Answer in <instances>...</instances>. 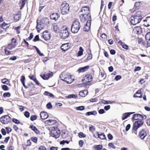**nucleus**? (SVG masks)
Masks as SVG:
<instances>
[{
	"instance_id": "nucleus-1",
	"label": "nucleus",
	"mask_w": 150,
	"mask_h": 150,
	"mask_svg": "<svg viewBox=\"0 0 150 150\" xmlns=\"http://www.w3.org/2000/svg\"><path fill=\"white\" fill-rule=\"evenodd\" d=\"M49 23V19L47 18H44L40 21L37 20L36 28L38 32H39L42 29L47 28Z\"/></svg>"
},
{
	"instance_id": "nucleus-2",
	"label": "nucleus",
	"mask_w": 150,
	"mask_h": 150,
	"mask_svg": "<svg viewBox=\"0 0 150 150\" xmlns=\"http://www.w3.org/2000/svg\"><path fill=\"white\" fill-rule=\"evenodd\" d=\"M142 19L140 11H138L137 14L134 16H132L130 18V20L131 24L135 25L140 22Z\"/></svg>"
},
{
	"instance_id": "nucleus-3",
	"label": "nucleus",
	"mask_w": 150,
	"mask_h": 150,
	"mask_svg": "<svg viewBox=\"0 0 150 150\" xmlns=\"http://www.w3.org/2000/svg\"><path fill=\"white\" fill-rule=\"evenodd\" d=\"M80 27V23L78 20H76L73 22L71 26V30L73 33H77Z\"/></svg>"
},
{
	"instance_id": "nucleus-4",
	"label": "nucleus",
	"mask_w": 150,
	"mask_h": 150,
	"mask_svg": "<svg viewBox=\"0 0 150 150\" xmlns=\"http://www.w3.org/2000/svg\"><path fill=\"white\" fill-rule=\"evenodd\" d=\"M60 78L61 80L66 81L68 84H70L73 82L71 76L69 74L62 73L60 75Z\"/></svg>"
},
{
	"instance_id": "nucleus-5",
	"label": "nucleus",
	"mask_w": 150,
	"mask_h": 150,
	"mask_svg": "<svg viewBox=\"0 0 150 150\" xmlns=\"http://www.w3.org/2000/svg\"><path fill=\"white\" fill-rule=\"evenodd\" d=\"M60 10L62 14L65 15L68 14L69 12V4L66 2H63L61 6Z\"/></svg>"
},
{
	"instance_id": "nucleus-6",
	"label": "nucleus",
	"mask_w": 150,
	"mask_h": 150,
	"mask_svg": "<svg viewBox=\"0 0 150 150\" xmlns=\"http://www.w3.org/2000/svg\"><path fill=\"white\" fill-rule=\"evenodd\" d=\"M50 135L56 138H58L60 135V131L57 127H52L51 129Z\"/></svg>"
},
{
	"instance_id": "nucleus-7",
	"label": "nucleus",
	"mask_w": 150,
	"mask_h": 150,
	"mask_svg": "<svg viewBox=\"0 0 150 150\" xmlns=\"http://www.w3.org/2000/svg\"><path fill=\"white\" fill-rule=\"evenodd\" d=\"M60 35L62 38L65 39L67 38L69 36V33L67 28L64 30H61L60 33Z\"/></svg>"
},
{
	"instance_id": "nucleus-8",
	"label": "nucleus",
	"mask_w": 150,
	"mask_h": 150,
	"mask_svg": "<svg viewBox=\"0 0 150 150\" xmlns=\"http://www.w3.org/2000/svg\"><path fill=\"white\" fill-rule=\"evenodd\" d=\"M0 121L4 124H6L11 121L10 117L6 115L2 116L0 119Z\"/></svg>"
},
{
	"instance_id": "nucleus-9",
	"label": "nucleus",
	"mask_w": 150,
	"mask_h": 150,
	"mask_svg": "<svg viewBox=\"0 0 150 150\" xmlns=\"http://www.w3.org/2000/svg\"><path fill=\"white\" fill-rule=\"evenodd\" d=\"M144 122L142 120H138L136 121L134 124L133 129L136 131L137 129L141 127L143 124Z\"/></svg>"
},
{
	"instance_id": "nucleus-10",
	"label": "nucleus",
	"mask_w": 150,
	"mask_h": 150,
	"mask_svg": "<svg viewBox=\"0 0 150 150\" xmlns=\"http://www.w3.org/2000/svg\"><path fill=\"white\" fill-rule=\"evenodd\" d=\"M88 18H89L88 21H87L86 24L83 28V30L86 32L88 31L89 30L91 26V18L90 16Z\"/></svg>"
},
{
	"instance_id": "nucleus-11",
	"label": "nucleus",
	"mask_w": 150,
	"mask_h": 150,
	"mask_svg": "<svg viewBox=\"0 0 150 150\" xmlns=\"http://www.w3.org/2000/svg\"><path fill=\"white\" fill-rule=\"evenodd\" d=\"M92 79L93 77L91 76L87 75L85 76L83 81L86 85H88L89 83L92 80Z\"/></svg>"
},
{
	"instance_id": "nucleus-12",
	"label": "nucleus",
	"mask_w": 150,
	"mask_h": 150,
	"mask_svg": "<svg viewBox=\"0 0 150 150\" xmlns=\"http://www.w3.org/2000/svg\"><path fill=\"white\" fill-rule=\"evenodd\" d=\"M52 76L53 73L52 72H50L45 74H41L40 75L41 77L44 80H47Z\"/></svg>"
},
{
	"instance_id": "nucleus-13",
	"label": "nucleus",
	"mask_w": 150,
	"mask_h": 150,
	"mask_svg": "<svg viewBox=\"0 0 150 150\" xmlns=\"http://www.w3.org/2000/svg\"><path fill=\"white\" fill-rule=\"evenodd\" d=\"M90 16L91 18L90 15H87L85 14H82L80 16V18L81 21L82 22H84L87 20V21H88L89 18L88 17Z\"/></svg>"
},
{
	"instance_id": "nucleus-14",
	"label": "nucleus",
	"mask_w": 150,
	"mask_h": 150,
	"mask_svg": "<svg viewBox=\"0 0 150 150\" xmlns=\"http://www.w3.org/2000/svg\"><path fill=\"white\" fill-rule=\"evenodd\" d=\"M71 45L69 43L62 44L61 47V49L64 51L68 50L70 47Z\"/></svg>"
},
{
	"instance_id": "nucleus-15",
	"label": "nucleus",
	"mask_w": 150,
	"mask_h": 150,
	"mask_svg": "<svg viewBox=\"0 0 150 150\" xmlns=\"http://www.w3.org/2000/svg\"><path fill=\"white\" fill-rule=\"evenodd\" d=\"M139 135L141 139H144L147 135L146 131L145 129L141 130L139 132Z\"/></svg>"
},
{
	"instance_id": "nucleus-16",
	"label": "nucleus",
	"mask_w": 150,
	"mask_h": 150,
	"mask_svg": "<svg viewBox=\"0 0 150 150\" xmlns=\"http://www.w3.org/2000/svg\"><path fill=\"white\" fill-rule=\"evenodd\" d=\"M81 12L83 14L90 15L89 14V8L88 6H85L82 8L81 10Z\"/></svg>"
},
{
	"instance_id": "nucleus-17",
	"label": "nucleus",
	"mask_w": 150,
	"mask_h": 150,
	"mask_svg": "<svg viewBox=\"0 0 150 150\" xmlns=\"http://www.w3.org/2000/svg\"><path fill=\"white\" fill-rule=\"evenodd\" d=\"M50 34L48 31H45L43 32L42 36L44 39L46 40H50Z\"/></svg>"
},
{
	"instance_id": "nucleus-18",
	"label": "nucleus",
	"mask_w": 150,
	"mask_h": 150,
	"mask_svg": "<svg viewBox=\"0 0 150 150\" xmlns=\"http://www.w3.org/2000/svg\"><path fill=\"white\" fill-rule=\"evenodd\" d=\"M133 31L134 33L137 34H141L142 32V29L139 26L134 27Z\"/></svg>"
},
{
	"instance_id": "nucleus-19",
	"label": "nucleus",
	"mask_w": 150,
	"mask_h": 150,
	"mask_svg": "<svg viewBox=\"0 0 150 150\" xmlns=\"http://www.w3.org/2000/svg\"><path fill=\"white\" fill-rule=\"evenodd\" d=\"M142 90V89L141 88L136 92L135 94L133 95V97L134 98L139 97L141 98L142 97V93L141 92Z\"/></svg>"
},
{
	"instance_id": "nucleus-20",
	"label": "nucleus",
	"mask_w": 150,
	"mask_h": 150,
	"mask_svg": "<svg viewBox=\"0 0 150 150\" xmlns=\"http://www.w3.org/2000/svg\"><path fill=\"white\" fill-rule=\"evenodd\" d=\"M41 118L43 120L47 119L48 117V115L47 112H41L40 114Z\"/></svg>"
},
{
	"instance_id": "nucleus-21",
	"label": "nucleus",
	"mask_w": 150,
	"mask_h": 150,
	"mask_svg": "<svg viewBox=\"0 0 150 150\" xmlns=\"http://www.w3.org/2000/svg\"><path fill=\"white\" fill-rule=\"evenodd\" d=\"M88 68L89 67L88 66L81 67L78 69L77 70V71L79 73H80L81 72H83L86 71Z\"/></svg>"
},
{
	"instance_id": "nucleus-22",
	"label": "nucleus",
	"mask_w": 150,
	"mask_h": 150,
	"mask_svg": "<svg viewBox=\"0 0 150 150\" xmlns=\"http://www.w3.org/2000/svg\"><path fill=\"white\" fill-rule=\"evenodd\" d=\"M59 17V15L57 13H52L50 16V18L51 19L57 20Z\"/></svg>"
},
{
	"instance_id": "nucleus-23",
	"label": "nucleus",
	"mask_w": 150,
	"mask_h": 150,
	"mask_svg": "<svg viewBox=\"0 0 150 150\" xmlns=\"http://www.w3.org/2000/svg\"><path fill=\"white\" fill-rule=\"evenodd\" d=\"M145 38L148 46H150V32H148L145 36Z\"/></svg>"
},
{
	"instance_id": "nucleus-24",
	"label": "nucleus",
	"mask_w": 150,
	"mask_h": 150,
	"mask_svg": "<svg viewBox=\"0 0 150 150\" xmlns=\"http://www.w3.org/2000/svg\"><path fill=\"white\" fill-rule=\"evenodd\" d=\"M133 113V112H126L124 113L122 116V120H124L127 119L128 117L131 114Z\"/></svg>"
},
{
	"instance_id": "nucleus-25",
	"label": "nucleus",
	"mask_w": 150,
	"mask_h": 150,
	"mask_svg": "<svg viewBox=\"0 0 150 150\" xmlns=\"http://www.w3.org/2000/svg\"><path fill=\"white\" fill-rule=\"evenodd\" d=\"M30 127L36 134H39L40 133L39 131L35 126L33 125H30Z\"/></svg>"
},
{
	"instance_id": "nucleus-26",
	"label": "nucleus",
	"mask_w": 150,
	"mask_h": 150,
	"mask_svg": "<svg viewBox=\"0 0 150 150\" xmlns=\"http://www.w3.org/2000/svg\"><path fill=\"white\" fill-rule=\"evenodd\" d=\"M119 44H120L122 47L126 50H127L128 49V45L125 44L124 43L122 42L120 40L118 42Z\"/></svg>"
},
{
	"instance_id": "nucleus-27",
	"label": "nucleus",
	"mask_w": 150,
	"mask_h": 150,
	"mask_svg": "<svg viewBox=\"0 0 150 150\" xmlns=\"http://www.w3.org/2000/svg\"><path fill=\"white\" fill-rule=\"evenodd\" d=\"M88 91L87 90H84L81 91L79 93V95L81 97H85L87 94Z\"/></svg>"
},
{
	"instance_id": "nucleus-28",
	"label": "nucleus",
	"mask_w": 150,
	"mask_h": 150,
	"mask_svg": "<svg viewBox=\"0 0 150 150\" xmlns=\"http://www.w3.org/2000/svg\"><path fill=\"white\" fill-rule=\"evenodd\" d=\"M45 122L49 125H53L56 123L54 120H49L46 121Z\"/></svg>"
},
{
	"instance_id": "nucleus-29",
	"label": "nucleus",
	"mask_w": 150,
	"mask_h": 150,
	"mask_svg": "<svg viewBox=\"0 0 150 150\" xmlns=\"http://www.w3.org/2000/svg\"><path fill=\"white\" fill-rule=\"evenodd\" d=\"M53 25L54 30L55 32H57L59 31V28L57 23H54L53 24Z\"/></svg>"
},
{
	"instance_id": "nucleus-30",
	"label": "nucleus",
	"mask_w": 150,
	"mask_h": 150,
	"mask_svg": "<svg viewBox=\"0 0 150 150\" xmlns=\"http://www.w3.org/2000/svg\"><path fill=\"white\" fill-rule=\"evenodd\" d=\"M83 50L82 48V47H80L79 49V50L77 53V56L79 57L81 56L83 54Z\"/></svg>"
},
{
	"instance_id": "nucleus-31",
	"label": "nucleus",
	"mask_w": 150,
	"mask_h": 150,
	"mask_svg": "<svg viewBox=\"0 0 150 150\" xmlns=\"http://www.w3.org/2000/svg\"><path fill=\"white\" fill-rule=\"evenodd\" d=\"M132 119L134 120H137L139 118H140L141 116V114H136L133 115Z\"/></svg>"
},
{
	"instance_id": "nucleus-32",
	"label": "nucleus",
	"mask_w": 150,
	"mask_h": 150,
	"mask_svg": "<svg viewBox=\"0 0 150 150\" xmlns=\"http://www.w3.org/2000/svg\"><path fill=\"white\" fill-rule=\"evenodd\" d=\"M97 113V112L96 111H92L87 112L86 113V115L89 116L91 115H95Z\"/></svg>"
},
{
	"instance_id": "nucleus-33",
	"label": "nucleus",
	"mask_w": 150,
	"mask_h": 150,
	"mask_svg": "<svg viewBox=\"0 0 150 150\" xmlns=\"http://www.w3.org/2000/svg\"><path fill=\"white\" fill-rule=\"evenodd\" d=\"M1 82L3 84H5L7 85H8L9 83V81H8V79L6 78L1 79Z\"/></svg>"
},
{
	"instance_id": "nucleus-34",
	"label": "nucleus",
	"mask_w": 150,
	"mask_h": 150,
	"mask_svg": "<svg viewBox=\"0 0 150 150\" xmlns=\"http://www.w3.org/2000/svg\"><path fill=\"white\" fill-rule=\"evenodd\" d=\"M16 46V45L14 44H9L7 47V48L9 50H11L13 48H14Z\"/></svg>"
},
{
	"instance_id": "nucleus-35",
	"label": "nucleus",
	"mask_w": 150,
	"mask_h": 150,
	"mask_svg": "<svg viewBox=\"0 0 150 150\" xmlns=\"http://www.w3.org/2000/svg\"><path fill=\"white\" fill-rule=\"evenodd\" d=\"M98 138H100L101 139H104L106 138V137L105 135L103 133L100 132Z\"/></svg>"
},
{
	"instance_id": "nucleus-36",
	"label": "nucleus",
	"mask_w": 150,
	"mask_h": 150,
	"mask_svg": "<svg viewBox=\"0 0 150 150\" xmlns=\"http://www.w3.org/2000/svg\"><path fill=\"white\" fill-rule=\"evenodd\" d=\"M44 94L46 96H49L50 97H53L54 95L51 93H49L48 91H46L45 92Z\"/></svg>"
},
{
	"instance_id": "nucleus-37",
	"label": "nucleus",
	"mask_w": 150,
	"mask_h": 150,
	"mask_svg": "<svg viewBox=\"0 0 150 150\" xmlns=\"http://www.w3.org/2000/svg\"><path fill=\"white\" fill-rule=\"evenodd\" d=\"M102 146L101 145H97L95 146V148L97 150H100L102 149Z\"/></svg>"
},
{
	"instance_id": "nucleus-38",
	"label": "nucleus",
	"mask_w": 150,
	"mask_h": 150,
	"mask_svg": "<svg viewBox=\"0 0 150 150\" xmlns=\"http://www.w3.org/2000/svg\"><path fill=\"white\" fill-rule=\"evenodd\" d=\"M76 109L77 110H83L84 109V107L81 106L76 107Z\"/></svg>"
},
{
	"instance_id": "nucleus-39",
	"label": "nucleus",
	"mask_w": 150,
	"mask_h": 150,
	"mask_svg": "<svg viewBox=\"0 0 150 150\" xmlns=\"http://www.w3.org/2000/svg\"><path fill=\"white\" fill-rule=\"evenodd\" d=\"M11 96V94L9 92H7L4 93L3 96L5 98L9 97Z\"/></svg>"
},
{
	"instance_id": "nucleus-40",
	"label": "nucleus",
	"mask_w": 150,
	"mask_h": 150,
	"mask_svg": "<svg viewBox=\"0 0 150 150\" xmlns=\"http://www.w3.org/2000/svg\"><path fill=\"white\" fill-rule=\"evenodd\" d=\"M66 98H76V96L74 94H71L68 95V96H66Z\"/></svg>"
},
{
	"instance_id": "nucleus-41",
	"label": "nucleus",
	"mask_w": 150,
	"mask_h": 150,
	"mask_svg": "<svg viewBox=\"0 0 150 150\" xmlns=\"http://www.w3.org/2000/svg\"><path fill=\"white\" fill-rule=\"evenodd\" d=\"M37 116L36 115H31L30 117V119L31 121H34L37 119Z\"/></svg>"
},
{
	"instance_id": "nucleus-42",
	"label": "nucleus",
	"mask_w": 150,
	"mask_h": 150,
	"mask_svg": "<svg viewBox=\"0 0 150 150\" xmlns=\"http://www.w3.org/2000/svg\"><path fill=\"white\" fill-rule=\"evenodd\" d=\"M26 0H22L20 2V4H21V8H23L25 4V2Z\"/></svg>"
},
{
	"instance_id": "nucleus-43",
	"label": "nucleus",
	"mask_w": 150,
	"mask_h": 150,
	"mask_svg": "<svg viewBox=\"0 0 150 150\" xmlns=\"http://www.w3.org/2000/svg\"><path fill=\"white\" fill-rule=\"evenodd\" d=\"M145 20L148 23L147 26H150V16L147 17L146 18Z\"/></svg>"
},
{
	"instance_id": "nucleus-44",
	"label": "nucleus",
	"mask_w": 150,
	"mask_h": 150,
	"mask_svg": "<svg viewBox=\"0 0 150 150\" xmlns=\"http://www.w3.org/2000/svg\"><path fill=\"white\" fill-rule=\"evenodd\" d=\"M79 137L82 138V137H86V135L84 134L82 132H80L79 134Z\"/></svg>"
},
{
	"instance_id": "nucleus-45",
	"label": "nucleus",
	"mask_w": 150,
	"mask_h": 150,
	"mask_svg": "<svg viewBox=\"0 0 150 150\" xmlns=\"http://www.w3.org/2000/svg\"><path fill=\"white\" fill-rule=\"evenodd\" d=\"M31 139L33 142L36 143L37 142L38 139L36 137H32L31 138Z\"/></svg>"
},
{
	"instance_id": "nucleus-46",
	"label": "nucleus",
	"mask_w": 150,
	"mask_h": 150,
	"mask_svg": "<svg viewBox=\"0 0 150 150\" xmlns=\"http://www.w3.org/2000/svg\"><path fill=\"white\" fill-rule=\"evenodd\" d=\"M33 37V33H31L30 34V36L29 37H28V38H27L26 40H31L32 39Z\"/></svg>"
},
{
	"instance_id": "nucleus-47",
	"label": "nucleus",
	"mask_w": 150,
	"mask_h": 150,
	"mask_svg": "<svg viewBox=\"0 0 150 150\" xmlns=\"http://www.w3.org/2000/svg\"><path fill=\"white\" fill-rule=\"evenodd\" d=\"M12 121L16 124H19L20 123V121L15 118H13L12 119Z\"/></svg>"
},
{
	"instance_id": "nucleus-48",
	"label": "nucleus",
	"mask_w": 150,
	"mask_h": 150,
	"mask_svg": "<svg viewBox=\"0 0 150 150\" xmlns=\"http://www.w3.org/2000/svg\"><path fill=\"white\" fill-rule=\"evenodd\" d=\"M46 107L48 109H50L52 107V106L50 102L48 103L46 105Z\"/></svg>"
},
{
	"instance_id": "nucleus-49",
	"label": "nucleus",
	"mask_w": 150,
	"mask_h": 150,
	"mask_svg": "<svg viewBox=\"0 0 150 150\" xmlns=\"http://www.w3.org/2000/svg\"><path fill=\"white\" fill-rule=\"evenodd\" d=\"M25 77L24 76H21L20 80L22 83L25 82Z\"/></svg>"
},
{
	"instance_id": "nucleus-50",
	"label": "nucleus",
	"mask_w": 150,
	"mask_h": 150,
	"mask_svg": "<svg viewBox=\"0 0 150 150\" xmlns=\"http://www.w3.org/2000/svg\"><path fill=\"white\" fill-rule=\"evenodd\" d=\"M69 142V141H65L64 140H63L62 141H61L60 142V144H64L65 143H66L67 144H68Z\"/></svg>"
},
{
	"instance_id": "nucleus-51",
	"label": "nucleus",
	"mask_w": 150,
	"mask_h": 150,
	"mask_svg": "<svg viewBox=\"0 0 150 150\" xmlns=\"http://www.w3.org/2000/svg\"><path fill=\"white\" fill-rule=\"evenodd\" d=\"M29 77L31 79L33 80L34 81L36 79L35 76L34 75L29 76Z\"/></svg>"
},
{
	"instance_id": "nucleus-52",
	"label": "nucleus",
	"mask_w": 150,
	"mask_h": 150,
	"mask_svg": "<svg viewBox=\"0 0 150 150\" xmlns=\"http://www.w3.org/2000/svg\"><path fill=\"white\" fill-rule=\"evenodd\" d=\"M93 136L95 138H99V133L97 132L94 133L93 134Z\"/></svg>"
},
{
	"instance_id": "nucleus-53",
	"label": "nucleus",
	"mask_w": 150,
	"mask_h": 150,
	"mask_svg": "<svg viewBox=\"0 0 150 150\" xmlns=\"http://www.w3.org/2000/svg\"><path fill=\"white\" fill-rule=\"evenodd\" d=\"M20 18V16L18 14H17L14 17V19L16 21L18 20Z\"/></svg>"
},
{
	"instance_id": "nucleus-54",
	"label": "nucleus",
	"mask_w": 150,
	"mask_h": 150,
	"mask_svg": "<svg viewBox=\"0 0 150 150\" xmlns=\"http://www.w3.org/2000/svg\"><path fill=\"white\" fill-rule=\"evenodd\" d=\"M2 88L3 90L5 91H7L8 90V87L6 85H3L2 86Z\"/></svg>"
},
{
	"instance_id": "nucleus-55",
	"label": "nucleus",
	"mask_w": 150,
	"mask_h": 150,
	"mask_svg": "<svg viewBox=\"0 0 150 150\" xmlns=\"http://www.w3.org/2000/svg\"><path fill=\"white\" fill-rule=\"evenodd\" d=\"M21 28V26H18V27L15 28V29L17 33L18 34H19L20 33V31L19 30L20 28Z\"/></svg>"
},
{
	"instance_id": "nucleus-56",
	"label": "nucleus",
	"mask_w": 150,
	"mask_h": 150,
	"mask_svg": "<svg viewBox=\"0 0 150 150\" xmlns=\"http://www.w3.org/2000/svg\"><path fill=\"white\" fill-rule=\"evenodd\" d=\"M39 40H39V35H36L35 37V38L34 39V40H33V41L34 42H36L37 41Z\"/></svg>"
},
{
	"instance_id": "nucleus-57",
	"label": "nucleus",
	"mask_w": 150,
	"mask_h": 150,
	"mask_svg": "<svg viewBox=\"0 0 150 150\" xmlns=\"http://www.w3.org/2000/svg\"><path fill=\"white\" fill-rule=\"evenodd\" d=\"M6 129L7 131V133H9L11 132V129L9 127H6Z\"/></svg>"
},
{
	"instance_id": "nucleus-58",
	"label": "nucleus",
	"mask_w": 150,
	"mask_h": 150,
	"mask_svg": "<svg viewBox=\"0 0 150 150\" xmlns=\"http://www.w3.org/2000/svg\"><path fill=\"white\" fill-rule=\"evenodd\" d=\"M30 114L29 112L28 111H26L25 112L24 115L27 118H28L30 116Z\"/></svg>"
},
{
	"instance_id": "nucleus-59",
	"label": "nucleus",
	"mask_w": 150,
	"mask_h": 150,
	"mask_svg": "<svg viewBox=\"0 0 150 150\" xmlns=\"http://www.w3.org/2000/svg\"><path fill=\"white\" fill-rule=\"evenodd\" d=\"M108 146L113 149H115V145L112 143H110L108 144Z\"/></svg>"
},
{
	"instance_id": "nucleus-60",
	"label": "nucleus",
	"mask_w": 150,
	"mask_h": 150,
	"mask_svg": "<svg viewBox=\"0 0 150 150\" xmlns=\"http://www.w3.org/2000/svg\"><path fill=\"white\" fill-rule=\"evenodd\" d=\"M105 112V111L103 109H100L98 111V113L100 114H103Z\"/></svg>"
},
{
	"instance_id": "nucleus-61",
	"label": "nucleus",
	"mask_w": 150,
	"mask_h": 150,
	"mask_svg": "<svg viewBox=\"0 0 150 150\" xmlns=\"http://www.w3.org/2000/svg\"><path fill=\"white\" fill-rule=\"evenodd\" d=\"M1 132L2 134L3 135H5L6 134V131L5 129L4 128H2L1 129Z\"/></svg>"
},
{
	"instance_id": "nucleus-62",
	"label": "nucleus",
	"mask_w": 150,
	"mask_h": 150,
	"mask_svg": "<svg viewBox=\"0 0 150 150\" xmlns=\"http://www.w3.org/2000/svg\"><path fill=\"white\" fill-rule=\"evenodd\" d=\"M17 59L16 57L15 56H13L9 58V59L11 60L14 61Z\"/></svg>"
},
{
	"instance_id": "nucleus-63",
	"label": "nucleus",
	"mask_w": 150,
	"mask_h": 150,
	"mask_svg": "<svg viewBox=\"0 0 150 150\" xmlns=\"http://www.w3.org/2000/svg\"><path fill=\"white\" fill-rule=\"evenodd\" d=\"M108 43L110 45L113 44L114 43L113 40L112 39H110L108 40Z\"/></svg>"
},
{
	"instance_id": "nucleus-64",
	"label": "nucleus",
	"mask_w": 150,
	"mask_h": 150,
	"mask_svg": "<svg viewBox=\"0 0 150 150\" xmlns=\"http://www.w3.org/2000/svg\"><path fill=\"white\" fill-rule=\"evenodd\" d=\"M46 148L44 146H40L38 150H45Z\"/></svg>"
}]
</instances>
